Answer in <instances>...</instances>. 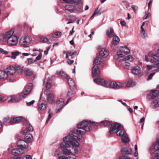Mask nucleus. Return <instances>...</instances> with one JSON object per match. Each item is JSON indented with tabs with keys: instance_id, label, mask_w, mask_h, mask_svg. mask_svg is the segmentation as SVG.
I'll return each mask as SVG.
<instances>
[{
	"instance_id": "obj_43",
	"label": "nucleus",
	"mask_w": 159,
	"mask_h": 159,
	"mask_svg": "<svg viewBox=\"0 0 159 159\" xmlns=\"http://www.w3.org/2000/svg\"><path fill=\"white\" fill-rule=\"evenodd\" d=\"M116 82H111L108 83L107 88L115 89Z\"/></svg>"
},
{
	"instance_id": "obj_11",
	"label": "nucleus",
	"mask_w": 159,
	"mask_h": 159,
	"mask_svg": "<svg viewBox=\"0 0 159 159\" xmlns=\"http://www.w3.org/2000/svg\"><path fill=\"white\" fill-rule=\"evenodd\" d=\"M94 81L97 84L107 88L108 82H106L104 79H102L95 78L94 79Z\"/></svg>"
},
{
	"instance_id": "obj_58",
	"label": "nucleus",
	"mask_w": 159,
	"mask_h": 159,
	"mask_svg": "<svg viewBox=\"0 0 159 159\" xmlns=\"http://www.w3.org/2000/svg\"><path fill=\"white\" fill-rule=\"evenodd\" d=\"M35 102V101L34 100H32L30 102H26V103L27 106H30L33 104Z\"/></svg>"
},
{
	"instance_id": "obj_19",
	"label": "nucleus",
	"mask_w": 159,
	"mask_h": 159,
	"mask_svg": "<svg viewBox=\"0 0 159 159\" xmlns=\"http://www.w3.org/2000/svg\"><path fill=\"white\" fill-rule=\"evenodd\" d=\"M47 102L46 101H42L39 103L38 107L39 111L44 110L46 108Z\"/></svg>"
},
{
	"instance_id": "obj_34",
	"label": "nucleus",
	"mask_w": 159,
	"mask_h": 159,
	"mask_svg": "<svg viewBox=\"0 0 159 159\" xmlns=\"http://www.w3.org/2000/svg\"><path fill=\"white\" fill-rule=\"evenodd\" d=\"M113 37V44L114 45H116L118 44L120 41L119 38L116 34Z\"/></svg>"
},
{
	"instance_id": "obj_54",
	"label": "nucleus",
	"mask_w": 159,
	"mask_h": 159,
	"mask_svg": "<svg viewBox=\"0 0 159 159\" xmlns=\"http://www.w3.org/2000/svg\"><path fill=\"white\" fill-rule=\"evenodd\" d=\"M154 66H153L152 65H147V70H153V68H154Z\"/></svg>"
},
{
	"instance_id": "obj_37",
	"label": "nucleus",
	"mask_w": 159,
	"mask_h": 159,
	"mask_svg": "<svg viewBox=\"0 0 159 159\" xmlns=\"http://www.w3.org/2000/svg\"><path fill=\"white\" fill-rule=\"evenodd\" d=\"M61 33L60 32H57L54 33L52 34V38H51V40L52 41H54V39L53 38H58L60 37L61 36Z\"/></svg>"
},
{
	"instance_id": "obj_41",
	"label": "nucleus",
	"mask_w": 159,
	"mask_h": 159,
	"mask_svg": "<svg viewBox=\"0 0 159 159\" xmlns=\"http://www.w3.org/2000/svg\"><path fill=\"white\" fill-rule=\"evenodd\" d=\"M64 53L66 54V59H67L69 56H72L76 53V52H72L71 51H65Z\"/></svg>"
},
{
	"instance_id": "obj_17",
	"label": "nucleus",
	"mask_w": 159,
	"mask_h": 159,
	"mask_svg": "<svg viewBox=\"0 0 159 159\" xmlns=\"http://www.w3.org/2000/svg\"><path fill=\"white\" fill-rule=\"evenodd\" d=\"M7 74L10 75H13L16 73V69L13 66H10L5 70Z\"/></svg>"
},
{
	"instance_id": "obj_49",
	"label": "nucleus",
	"mask_w": 159,
	"mask_h": 159,
	"mask_svg": "<svg viewBox=\"0 0 159 159\" xmlns=\"http://www.w3.org/2000/svg\"><path fill=\"white\" fill-rule=\"evenodd\" d=\"M28 63L27 64L28 65H30L34 63L36 61V60H34L32 58H29L27 59Z\"/></svg>"
},
{
	"instance_id": "obj_48",
	"label": "nucleus",
	"mask_w": 159,
	"mask_h": 159,
	"mask_svg": "<svg viewBox=\"0 0 159 159\" xmlns=\"http://www.w3.org/2000/svg\"><path fill=\"white\" fill-rule=\"evenodd\" d=\"M83 5H80L78 6L77 7H75V9L77 12L79 13L82 11Z\"/></svg>"
},
{
	"instance_id": "obj_24",
	"label": "nucleus",
	"mask_w": 159,
	"mask_h": 159,
	"mask_svg": "<svg viewBox=\"0 0 159 159\" xmlns=\"http://www.w3.org/2000/svg\"><path fill=\"white\" fill-rule=\"evenodd\" d=\"M106 34L107 36L110 38H112L115 35L114 30L111 28L107 30Z\"/></svg>"
},
{
	"instance_id": "obj_25",
	"label": "nucleus",
	"mask_w": 159,
	"mask_h": 159,
	"mask_svg": "<svg viewBox=\"0 0 159 159\" xmlns=\"http://www.w3.org/2000/svg\"><path fill=\"white\" fill-rule=\"evenodd\" d=\"M8 77V74H7L6 70H0V79H6Z\"/></svg>"
},
{
	"instance_id": "obj_35",
	"label": "nucleus",
	"mask_w": 159,
	"mask_h": 159,
	"mask_svg": "<svg viewBox=\"0 0 159 159\" xmlns=\"http://www.w3.org/2000/svg\"><path fill=\"white\" fill-rule=\"evenodd\" d=\"M76 158V156L74 154L72 155V157L69 156V157H66L64 156H59L57 159H75Z\"/></svg>"
},
{
	"instance_id": "obj_32",
	"label": "nucleus",
	"mask_w": 159,
	"mask_h": 159,
	"mask_svg": "<svg viewBox=\"0 0 159 159\" xmlns=\"http://www.w3.org/2000/svg\"><path fill=\"white\" fill-rule=\"evenodd\" d=\"M68 83L70 88L74 87L75 85V83L74 81L71 78H69L68 79Z\"/></svg>"
},
{
	"instance_id": "obj_5",
	"label": "nucleus",
	"mask_w": 159,
	"mask_h": 159,
	"mask_svg": "<svg viewBox=\"0 0 159 159\" xmlns=\"http://www.w3.org/2000/svg\"><path fill=\"white\" fill-rule=\"evenodd\" d=\"M31 41V38L28 35L21 38L20 41V45L24 48H27Z\"/></svg>"
},
{
	"instance_id": "obj_12",
	"label": "nucleus",
	"mask_w": 159,
	"mask_h": 159,
	"mask_svg": "<svg viewBox=\"0 0 159 159\" xmlns=\"http://www.w3.org/2000/svg\"><path fill=\"white\" fill-rule=\"evenodd\" d=\"M159 95V92L158 90H154L152 91L150 94L147 95V98L149 99H154L155 97Z\"/></svg>"
},
{
	"instance_id": "obj_14",
	"label": "nucleus",
	"mask_w": 159,
	"mask_h": 159,
	"mask_svg": "<svg viewBox=\"0 0 159 159\" xmlns=\"http://www.w3.org/2000/svg\"><path fill=\"white\" fill-rule=\"evenodd\" d=\"M17 146L20 147L26 148L28 147L27 143L23 140H19L17 143Z\"/></svg>"
},
{
	"instance_id": "obj_56",
	"label": "nucleus",
	"mask_w": 159,
	"mask_h": 159,
	"mask_svg": "<svg viewBox=\"0 0 159 159\" xmlns=\"http://www.w3.org/2000/svg\"><path fill=\"white\" fill-rule=\"evenodd\" d=\"M51 87V84L49 82H47L46 84V88L47 89H49Z\"/></svg>"
},
{
	"instance_id": "obj_38",
	"label": "nucleus",
	"mask_w": 159,
	"mask_h": 159,
	"mask_svg": "<svg viewBox=\"0 0 159 159\" xmlns=\"http://www.w3.org/2000/svg\"><path fill=\"white\" fill-rule=\"evenodd\" d=\"M65 8L67 11L72 12L75 9V7L72 5H67L65 6Z\"/></svg>"
},
{
	"instance_id": "obj_8",
	"label": "nucleus",
	"mask_w": 159,
	"mask_h": 159,
	"mask_svg": "<svg viewBox=\"0 0 159 159\" xmlns=\"http://www.w3.org/2000/svg\"><path fill=\"white\" fill-rule=\"evenodd\" d=\"M159 58V55L157 54H154L152 52H149L148 55L145 56V60L146 61H151V60H154Z\"/></svg>"
},
{
	"instance_id": "obj_61",
	"label": "nucleus",
	"mask_w": 159,
	"mask_h": 159,
	"mask_svg": "<svg viewBox=\"0 0 159 159\" xmlns=\"http://www.w3.org/2000/svg\"><path fill=\"white\" fill-rule=\"evenodd\" d=\"M155 74V73H153L150 74L149 75V76L148 78V80H151Z\"/></svg>"
},
{
	"instance_id": "obj_55",
	"label": "nucleus",
	"mask_w": 159,
	"mask_h": 159,
	"mask_svg": "<svg viewBox=\"0 0 159 159\" xmlns=\"http://www.w3.org/2000/svg\"><path fill=\"white\" fill-rule=\"evenodd\" d=\"M41 41L43 43H46L48 42V39L47 38L42 37L41 38Z\"/></svg>"
},
{
	"instance_id": "obj_16",
	"label": "nucleus",
	"mask_w": 159,
	"mask_h": 159,
	"mask_svg": "<svg viewBox=\"0 0 159 159\" xmlns=\"http://www.w3.org/2000/svg\"><path fill=\"white\" fill-rule=\"evenodd\" d=\"M47 99L48 102L53 103L55 102L54 96L53 93H50L47 95Z\"/></svg>"
},
{
	"instance_id": "obj_57",
	"label": "nucleus",
	"mask_w": 159,
	"mask_h": 159,
	"mask_svg": "<svg viewBox=\"0 0 159 159\" xmlns=\"http://www.w3.org/2000/svg\"><path fill=\"white\" fill-rule=\"evenodd\" d=\"M145 15L143 17L144 19H146L150 16V14L148 13L147 11L145 12Z\"/></svg>"
},
{
	"instance_id": "obj_51",
	"label": "nucleus",
	"mask_w": 159,
	"mask_h": 159,
	"mask_svg": "<svg viewBox=\"0 0 159 159\" xmlns=\"http://www.w3.org/2000/svg\"><path fill=\"white\" fill-rule=\"evenodd\" d=\"M27 95L26 94V93L24 92L23 91L22 93H21L20 94L19 99L21 100L23 98H25Z\"/></svg>"
},
{
	"instance_id": "obj_10",
	"label": "nucleus",
	"mask_w": 159,
	"mask_h": 159,
	"mask_svg": "<svg viewBox=\"0 0 159 159\" xmlns=\"http://www.w3.org/2000/svg\"><path fill=\"white\" fill-rule=\"evenodd\" d=\"M121 127V125L120 124L115 123L113 125H111V126L110 128L109 133L110 134H113L115 133V131L116 130V132L119 130V129Z\"/></svg>"
},
{
	"instance_id": "obj_28",
	"label": "nucleus",
	"mask_w": 159,
	"mask_h": 159,
	"mask_svg": "<svg viewBox=\"0 0 159 159\" xmlns=\"http://www.w3.org/2000/svg\"><path fill=\"white\" fill-rule=\"evenodd\" d=\"M25 135V140L26 142H30L33 139L32 135L30 134L25 133L24 134Z\"/></svg>"
},
{
	"instance_id": "obj_52",
	"label": "nucleus",
	"mask_w": 159,
	"mask_h": 159,
	"mask_svg": "<svg viewBox=\"0 0 159 159\" xmlns=\"http://www.w3.org/2000/svg\"><path fill=\"white\" fill-rule=\"evenodd\" d=\"M101 124H103V125L105 126H109L111 125V123L110 122L107 121H104L101 122Z\"/></svg>"
},
{
	"instance_id": "obj_15",
	"label": "nucleus",
	"mask_w": 159,
	"mask_h": 159,
	"mask_svg": "<svg viewBox=\"0 0 159 159\" xmlns=\"http://www.w3.org/2000/svg\"><path fill=\"white\" fill-rule=\"evenodd\" d=\"M25 120V119L24 118L19 116L11 119L10 120L9 122L11 124H13L18 123L22 121H24Z\"/></svg>"
},
{
	"instance_id": "obj_31",
	"label": "nucleus",
	"mask_w": 159,
	"mask_h": 159,
	"mask_svg": "<svg viewBox=\"0 0 159 159\" xmlns=\"http://www.w3.org/2000/svg\"><path fill=\"white\" fill-rule=\"evenodd\" d=\"M133 74L137 75L139 74L140 72V68L139 66H136L134 67L132 70Z\"/></svg>"
},
{
	"instance_id": "obj_6",
	"label": "nucleus",
	"mask_w": 159,
	"mask_h": 159,
	"mask_svg": "<svg viewBox=\"0 0 159 159\" xmlns=\"http://www.w3.org/2000/svg\"><path fill=\"white\" fill-rule=\"evenodd\" d=\"M133 60V57L131 56L128 55L121 59L120 61H122V65L124 68L127 69H129L130 68V64L126 61H128L131 62Z\"/></svg>"
},
{
	"instance_id": "obj_45",
	"label": "nucleus",
	"mask_w": 159,
	"mask_h": 159,
	"mask_svg": "<svg viewBox=\"0 0 159 159\" xmlns=\"http://www.w3.org/2000/svg\"><path fill=\"white\" fill-rule=\"evenodd\" d=\"M10 99L8 100L9 102H16L19 101V99L14 96H11Z\"/></svg>"
},
{
	"instance_id": "obj_47",
	"label": "nucleus",
	"mask_w": 159,
	"mask_h": 159,
	"mask_svg": "<svg viewBox=\"0 0 159 159\" xmlns=\"http://www.w3.org/2000/svg\"><path fill=\"white\" fill-rule=\"evenodd\" d=\"M99 11L100 10H98V8H96V9L95 10V11L93 14L92 16L90 17V18H92V17L94 16H97L98 15H100L101 14V13L99 12Z\"/></svg>"
},
{
	"instance_id": "obj_26",
	"label": "nucleus",
	"mask_w": 159,
	"mask_h": 159,
	"mask_svg": "<svg viewBox=\"0 0 159 159\" xmlns=\"http://www.w3.org/2000/svg\"><path fill=\"white\" fill-rule=\"evenodd\" d=\"M121 153L123 155H127L130 154L131 150L129 148H123L121 150Z\"/></svg>"
},
{
	"instance_id": "obj_1",
	"label": "nucleus",
	"mask_w": 159,
	"mask_h": 159,
	"mask_svg": "<svg viewBox=\"0 0 159 159\" xmlns=\"http://www.w3.org/2000/svg\"><path fill=\"white\" fill-rule=\"evenodd\" d=\"M82 137L80 138L78 134L75 132H73L71 134L65 137L63 141L60 145V147L63 149V154L66 155L71 154L72 156L73 154L71 153L70 150L66 148L70 147L71 145L73 147L75 146L79 147V143L76 141L81 142L82 141Z\"/></svg>"
},
{
	"instance_id": "obj_21",
	"label": "nucleus",
	"mask_w": 159,
	"mask_h": 159,
	"mask_svg": "<svg viewBox=\"0 0 159 159\" xmlns=\"http://www.w3.org/2000/svg\"><path fill=\"white\" fill-rule=\"evenodd\" d=\"M61 2L65 3H71L72 4H75V5H78L81 2V0H60Z\"/></svg>"
},
{
	"instance_id": "obj_36",
	"label": "nucleus",
	"mask_w": 159,
	"mask_h": 159,
	"mask_svg": "<svg viewBox=\"0 0 159 159\" xmlns=\"http://www.w3.org/2000/svg\"><path fill=\"white\" fill-rule=\"evenodd\" d=\"M33 127L30 125L27 126L26 129L24 130L23 132V134L27 133L29 132H30L33 131Z\"/></svg>"
},
{
	"instance_id": "obj_20",
	"label": "nucleus",
	"mask_w": 159,
	"mask_h": 159,
	"mask_svg": "<svg viewBox=\"0 0 159 159\" xmlns=\"http://www.w3.org/2000/svg\"><path fill=\"white\" fill-rule=\"evenodd\" d=\"M23 150L21 149H14L12 150V154L15 156H17L20 155L23 153Z\"/></svg>"
},
{
	"instance_id": "obj_42",
	"label": "nucleus",
	"mask_w": 159,
	"mask_h": 159,
	"mask_svg": "<svg viewBox=\"0 0 159 159\" xmlns=\"http://www.w3.org/2000/svg\"><path fill=\"white\" fill-rule=\"evenodd\" d=\"M15 69H16L17 72L21 74L23 70H24L23 67L22 66H15Z\"/></svg>"
},
{
	"instance_id": "obj_3",
	"label": "nucleus",
	"mask_w": 159,
	"mask_h": 159,
	"mask_svg": "<svg viewBox=\"0 0 159 159\" xmlns=\"http://www.w3.org/2000/svg\"><path fill=\"white\" fill-rule=\"evenodd\" d=\"M90 124H92L95 126V128L97 126V124L94 122L89 121V122L87 120H83L80 122L77 125L78 129L77 132L79 134L82 135L85 134L86 131H88L90 130Z\"/></svg>"
},
{
	"instance_id": "obj_40",
	"label": "nucleus",
	"mask_w": 159,
	"mask_h": 159,
	"mask_svg": "<svg viewBox=\"0 0 159 159\" xmlns=\"http://www.w3.org/2000/svg\"><path fill=\"white\" fill-rule=\"evenodd\" d=\"M152 106L154 108H157L159 107V101L155 100L151 103Z\"/></svg>"
},
{
	"instance_id": "obj_27",
	"label": "nucleus",
	"mask_w": 159,
	"mask_h": 159,
	"mask_svg": "<svg viewBox=\"0 0 159 159\" xmlns=\"http://www.w3.org/2000/svg\"><path fill=\"white\" fill-rule=\"evenodd\" d=\"M99 55L102 57L107 56L109 54V52L106 49L102 48L101 50L99 52Z\"/></svg>"
},
{
	"instance_id": "obj_18",
	"label": "nucleus",
	"mask_w": 159,
	"mask_h": 159,
	"mask_svg": "<svg viewBox=\"0 0 159 159\" xmlns=\"http://www.w3.org/2000/svg\"><path fill=\"white\" fill-rule=\"evenodd\" d=\"M33 89V85L31 83H30L27 85L23 91L26 93V94L28 95Z\"/></svg>"
},
{
	"instance_id": "obj_60",
	"label": "nucleus",
	"mask_w": 159,
	"mask_h": 159,
	"mask_svg": "<svg viewBox=\"0 0 159 159\" xmlns=\"http://www.w3.org/2000/svg\"><path fill=\"white\" fill-rule=\"evenodd\" d=\"M119 159H132L131 158L125 156H121L119 158Z\"/></svg>"
},
{
	"instance_id": "obj_63",
	"label": "nucleus",
	"mask_w": 159,
	"mask_h": 159,
	"mask_svg": "<svg viewBox=\"0 0 159 159\" xmlns=\"http://www.w3.org/2000/svg\"><path fill=\"white\" fill-rule=\"evenodd\" d=\"M131 7L132 8V9L134 10V12L135 13H136L138 9V7L135 6H132Z\"/></svg>"
},
{
	"instance_id": "obj_9",
	"label": "nucleus",
	"mask_w": 159,
	"mask_h": 159,
	"mask_svg": "<svg viewBox=\"0 0 159 159\" xmlns=\"http://www.w3.org/2000/svg\"><path fill=\"white\" fill-rule=\"evenodd\" d=\"M64 104V100L63 99L60 98L58 100L56 103V112L57 113L59 112L63 107Z\"/></svg>"
},
{
	"instance_id": "obj_4",
	"label": "nucleus",
	"mask_w": 159,
	"mask_h": 159,
	"mask_svg": "<svg viewBox=\"0 0 159 159\" xmlns=\"http://www.w3.org/2000/svg\"><path fill=\"white\" fill-rule=\"evenodd\" d=\"M116 134L121 137L122 141L123 143H126L129 142V139L124 130L120 129L117 130L116 131Z\"/></svg>"
},
{
	"instance_id": "obj_13",
	"label": "nucleus",
	"mask_w": 159,
	"mask_h": 159,
	"mask_svg": "<svg viewBox=\"0 0 159 159\" xmlns=\"http://www.w3.org/2000/svg\"><path fill=\"white\" fill-rule=\"evenodd\" d=\"M100 71L97 66H94L93 68L92 75L93 76H98L100 75Z\"/></svg>"
},
{
	"instance_id": "obj_53",
	"label": "nucleus",
	"mask_w": 159,
	"mask_h": 159,
	"mask_svg": "<svg viewBox=\"0 0 159 159\" xmlns=\"http://www.w3.org/2000/svg\"><path fill=\"white\" fill-rule=\"evenodd\" d=\"M6 100V98L3 96H2L1 94L0 93V103H2Z\"/></svg>"
},
{
	"instance_id": "obj_33",
	"label": "nucleus",
	"mask_w": 159,
	"mask_h": 159,
	"mask_svg": "<svg viewBox=\"0 0 159 159\" xmlns=\"http://www.w3.org/2000/svg\"><path fill=\"white\" fill-rule=\"evenodd\" d=\"M21 54V52L17 51L12 52L11 53V58L12 59H15L16 58L17 56Z\"/></svg>"
},
{
	"instance_id": "obj_2",
	"label": "nucleus",
	"mask_w": 159,
	"mask_h": 159,
	"mask_svg": "<svg viewBox=\"0 0 159 159\" xmlns=\"http://www.w3.org/2000/svg\"><path fill=\"white\" fill-rule=\"evenodd\" d=\"M13 34V31L10 30L5 34L0 35V39L3 42L7 40V43L9 46H15L18 43V38L17 36Z\"/></svg>"
},
{
	"instance_id": "obj_46",
	"label": "nucleus",
	"mask_w": 159,
	"mask_h": 159,
	"mask_svg": "<svg viewBox=\"0 0 159 159\" xmlns=\"http://www.w3.org/2000/svg\"><path fill=\"white\" fill-rule=\"evenodd\" d=\"M154 149L157 151H159V139H157L155 143L154 144Z\"/></svg>"
},
{
	"instance_id": "obj_7",
	"label": "nucleus",
	"mask_w": 159,
	"mask_h": 159,
	"mask_svg": "<svg viewBox=\"0 0 159 159\" xmlns=\"http://www.w3.org/2000/svg\"><path fill=\"white\" fill-rule=\"evenodd\" d=\"M130 52L129 49L127 47H123L120 48L119 51L117 52V55L118 57L117 59L119 61H120L121 59L124 57L123 53L128 54Z\"/></svg>"
},
{
	"instance_id": "obj_22",
	"label": "nucleus",
	"mask_w": 159,
	"mask_h": 159,
	"mask_svg": "<svg viewBox=\"0 0 159 159\" xmlns=\"http://www.w3.org/2000/svg\"><path fill=\"white\" fill-rule=\"evenodd\" d=\"M101 64H102V66H103V63L102 60V59L100 57H97L94 61L93 63L94 66H97Z\"/></svg>"
},
{
	"instance_id": "obj_23",
	"label": "nucleus",
	"mask_w": 159,
	"mask_h": 159,
	"mask_svg": "<svg viewBox=\"0 0 159 159\" xmlns=\"http://www.w3.org/2000/svg\"><path fill=\"white\" fill-rule=\"evenodd\" d=\"M159 58L154 60H151V62L152 63H154V66L157 69L156 70L157 71H159Z\"/></svg>"
},
{
	"instance_id": "obj_39",
	"label": "nucleus",
	"mask_w": 159,
	"mask_h": 159,
	"mask_svg": "<svg viewBox=\"0 0 159 159\" xmlns=\"http://www.w3.org/2000/svg\"><path fill=\"white\" fill-rule=\"evenodd\" d=\"M140 35L141 37L144 39H146L147 38V34L146 33L144 29H141V31L140 32Z\"/></svg>"
},
{
	"instance_id": "obj_64",
	"label": "nucleus",
	"mask_w": 159,
	"mask_h": 159,
	"mask_svg": "<svg viewBox=\"0 0 159 159\" xmlns=\"http://www.w3.org/2000/svg\"><path fill=\"white\" fill-rule=\"evenodd\" d=\"M74 62V60H70L69 59H67V62L69 64H71L73 63Z\"/></svg>"
},
{
	"instance_id": "obj_62",
	"label": "nucleus",
	"mask_w": 159,
	"mask_h": 159,
	"mask_svg": "<svg viewBox=\"0 0 159 159\" xmlns=\"http://www.w3.org/2000/svg\"><path fill=\"white\" fill-rule=\"evenodd\" d=\"M42 53L40 52L38 56H37L36 58V61L37 60H39L42 57Z\"/></svg>"
},
{
	"instance_id": "obj_50",
	"label": "nucleus",
	"mask_w": 159,
	"mask_h": 159,
	"mask_svg": "<svg viewBox=\"0 0 159 159\" xmlns=\"http://www.w3.org/2000/svg\"><path fill=\"white\" fill-rule=\"evenodd\" d=\"M115 86V89H119L122 88L123 87V85L121 83L117 82H116Z\"/></svg>"
},
{
	"instance_id": "obj_29",
	"label": "nucleus",
	"mask_w": 159,
	"mask_h": 159,
	"mask_svg": "<svg viewBox=\"0 0 159 159\" xmlns=\"http://www.w3.org/2000/svg\"><path fill=\"white\" fill-rule=\"evenodd\" d=\"M57 74L59 76L61 77L63 79H67L68 77V75L64 73L62 71H57Z\"/></svg>"
},
{
	"instance_id": "obj_59",
	"label": "nucleus",
	"mask_w": 159,
	"mask_h": 159,
	"mask_svg": "<svg viewBox=\"0 0 159 159\" xmlns=\"http://www.w3.org/2000/svg\"><path fill=\"white\" fill-rule=\"evenodd\" d=\"M50 111H51L50 109H49V111H48V113H49L48 116V119H47V120H46V123H48V121H49V120H50V119L51 118V114L50 113Z\"/></svg>"
},
{
	"instance_id": "obj_30",
	"label": "nucleus",
	"mask_w": 159,
	"mask_h": 159,
	"mask_svg": "<svg viewBox=\"0 0 159 159\" xmlns=\"http://www.w3.org/2000/svg\"><path fill=\"white\" fill-rule=\"evenodd\" d=\"M23 71L25 74L27 76H30L33 73V71L28 68H25L24 69Z\"/></svg>"
},
{
	"instance_id": "obj_44",
	"label": "nucleus",
	"mask_w": 159,
	"mask_h": 159,
	"mask_svg": "<svg viewBox=\"0 0 159 159\" xmlns=\"http://www.w3.org/2000/svg\"><path fill=\"white\" fill-rule=\"evenodd\" d=\"M136 84V83L135 82L129 80L126 83V85L127 87H130L135 85Z\"/></svg>"
}]
</instances>
